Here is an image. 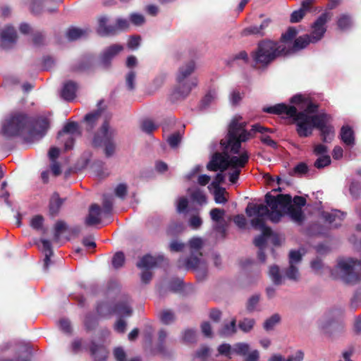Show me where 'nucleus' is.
<instances>
[{
    "instance_id": "nucleus-1",
    "label": "nucleus",
    "mask_w": 361,
    "mask_h": 361,
    "mask_svg": "<svg viewBox=\"0 0 361 361\" xmlns=\"http://www.w3.org/2000/svg\"><path fill=\"white\" fill-rule=\"evenodd\" d=\"M290 102L300 105L299 107L304 109L303 111H298L295 106L285 104L264 107L263 111L269 114H284L292 118L296 125V132L300 137L310 136L313 130L317 128L320 130L324 142H331L333 140L335 131L334 127L329 124L330 117L326 114H315L318 110L317 104L305 99L302 95L293 97Z\"/></svg>"
},
{
    "instance_id": "nucleus-2",
    "label": "nucleus",
    "mask_w": 361,
    "mask_h": 361,
    "mask_svg": "<svg viewBox=\"0 0 361 361\" xmlns=\"http://www.w3.org/2000/svg\"><path fill=\"white\" fill-rule=\"evenodd\" d=\"M245 128V123L235 118L229 125L227 137L221 140L223 153L214 154L207 164V169L212 171L219 170L223 172L229 166L233 169L228 173L232 183L237 182L240 168L244 167L249 160L247 152L240 151L241 142L248 140L250 137V133L247 132Z\"/></svg>"
},
{
    "instance_id": "nucleus-3",
    "label": "nucleus",
    "mask_w": 361,
    "mask_h": 361,
    "mask_svg": "<svg viewBox=\"0 0 361 361\" xmlns=\"http://www.w3.org/2000/svg\"><path fill=\"white\" fill-rule=\"evenodd\" d=\"M48 128L49 121L46 118L39 117L30 120L26 115L16 113L4 120L1 134L6 137H13L27 130L30 140L35 141L43 137Z\"/></svg>"
},
{
    "instance_id": "nucleus-4",
    "label": "nucleus",
    "mask_w": 361,
    "mask_h": 361,
    "mask_svg": "<svg viewBox=\"0 0 361 361\" xmlns=\"http://www.w3.org/2000/svg\"><path fill=\"white\" fill-rule=\"evenodd\" d=\"M265 202L269 209L270 221L276 224L287 214L297 223H301L304 219L302 207L306 204V200L301 196H295L293 199L290 195L279 194L273 195L268 192L265 195Z\"/></svg>"
},
{
    "instance_id": "nucleus-5",
    "label": "nucleus",
    "mask_w": 361,
    "mask_h": 361,
    "mask_svg": "<svg viewBox=\"0 0 361 361\" xmlns=\"http://www.w3.org/2000/svg\"><path fill=\"white\" fill-rule=\"evenodd\" d=\"M245 212L249 217L254 216L251 220V225L257 230L262 231V234L256 237L254 244L259 248L258 258L262 262H265V254L264 248L266 245L267 238L273 234L271 229L265 224L266 219L270 221L271 212L268 207L263 204L250 203L245 209Z\"/></svg>"
},
{
    "instance_id": "nucleus-6",
    "label": "nucleus",
    "mask_w": 361,
    "mask_h": 361,
    "mask_svg": "<svg viewBox=\"0 0 361 361\" xmlns=\"http://www.w3.org/2000/svg\"><path fill=\"white\" fill-rule=\"evenodd\" d=\"M285 52L286 47L281 43L263 39L258 42L257 48L251 53V58L255 67L264 68Z\"/></svg>"
},
{
    "instance_id": "nucleus-7",
    "label": "nucleus",
    "mask_w": 361,
    "mask_h": 361,
    "mask_svg": "<svg viewBox=\"0 0 361 361\" xmlns=\"http://www.w3.org/2000/svg\"><path fill=\"white\" fill-rule=\"evenodd\" d=\"M195 70V62L190 60L182 64L176 75L178 85L173 92V99H183L187 97L192 89L197 86V79L196 78H188Z\"/></svg>"
},
{
    "instance_id": "nucleus-8",
    "label": "nucleus",
    "mask_w": 361,
    "mask_h": 361,
    "mask_svg": "<svg viewBox=\"0 0 361 361\" xmlns=\"http://www.w3.org/2000/svg\"><path fill=\"white\" fill-rule=\"evenodd\" d=\"M331 275L335 279H340L344 283L355 284L360 281V273L357 269V259L353 258H341L331 270Z\"/></svg>"
},
{
    "instance_id": "nucleus-9",
    "label": "nucleus",
    "mask_w": 361,
    "mask_h": 361,
    "mask_svg": "<svg viewBox=\"0 0 361 361\" xmlns=\"http://www.w3.org/2000/svg\"><path fill=\"white\" fill-rule=\"evenodd\" d=\"M189 245L191 249V256L187 259H179L178 266L179 268L185 269H202L204 274V262L200 257L202 253L199 251L203 245L202 239L200 238H193L189 241Z\"/></svg>"
},
{
    "instance_id": "nucleus-10",
    "label": "nucleus",
    "mask_w": 361,
    "mask_h": 361,
    "mask_svg": "<svg viewBox=\"0 0 361 361\" xmlns=\"http://www.w3.org/2000/svg\"><path fill=\"white\" fill-rule=\"evenodd\" d=\"M114 131L109 128L108 122L105 121L94 137L93 144L95 146H104L106 157H111L114 153Z\"/></svg>"
},
{
    "instance_id": "nucleus-11",
    "label": "nucleus",
    "mask_w": 361,
    "mask_h": 361,
    "mask_svg": "<svg viewBox=\"0 0 361 361\" xmlns=\"http://www.w3.org/2000/svg\"><path fill=\"white\" fill-rule=\"evenodd\" d=\"M163 256L154 257L150 255L143 256L137 263V267L142 269L141 281L143 283H148L152 278L151 269L158 267L164 261Z\"/></svg>"
},
{
    "instance_id": "nucleus-12",
    "label": "nucleus",
    "mask_w": 361,
    "mask_h": 361,
    "mask_svg": "<svg viewBox=\"0 0 361 361\" xmlns=\"http://www.w3.org/2000/svg\"><path fill=\"white\" fill-rule=\"evenodd\" d=\"M219 354L232 358L235 355L247 357L250 351V345L246 343H237L233 345L224 343L218 348Z\"/></svg>"
},
{
    "instance_id": "nucleus-13",
    "label": "nucleus",
    "mask_w": 361,
    "mask_h": 361,
    "mask_svg": "<svg viewBox=\"0 0 361 361\" xmlns=\"http://www.w3.org/2000/svg\"><path fill=\"white\" fill-rule=\"evenodd\" d=\"M331 16L330 12H325L314 23L312 26V32L309 35L312 39V43L317 42L323 37L326 31V23L331 19Z\"/></svg>"
},
{
    "instance_id": "nucleus-14",
    "label": "nucleus",
    "mask_w": 361,
    "mask_h": 361,
    "mask_svg": "<svg viewBox=\"0 0 361 361\" xmlns=\"http://www.w3.org/2000/svg\"><path fill=\"white\" fill-rule=\"evenodd\" d=\"M108 306L106 303H102L97 306V312L99 314L102 316H105L107 314L115 313L121 317H130L132 314V308L129 305L128 302H118L114 310L112 311H109L108 312H104L103 311L104 308H106Z\"/></svg>"
},
{
    "instance_id": "nucleus-15",
    "label": "nucleus",
    "mask_w": 361,
    "mask_h": 361,
    "mask_svg": "<svg viewBox=\"0 0 361 361\" xmlns=\"http://www.w3.org/2000/svg\"><path fill=\"white\" fill-rule=\"evenodd\" d=\"M63 0H32L30 4L31 11L35 14H40L42 12H48L49 13H56V7H49L47 5L50 2H54L58 6Z\"/></svg>"
},
{
    "instance_id": "nucleus-16",
    "label": "nucleus",
    "mask_w": 361,
    "mask_h": 361,
    "mask_svg": "<svg viewBox=\"0 0 361 361\" xmlns=\"http://www.w3.org/2000/svg\"><path fill=\"white\" fill-rule=\"evenodd\" d=\"M271 23L270 18L264 19L259 25H252L242 30L240 35L243 37L255 35L257 37H264L266 35L265 30Z\"/></svg>"
},
{
    "instance_id": "nucleus-17",
    "label": "nucleus",
    "mask_w": 361,
    "mask_h": 361,
    "mask_svg": "<svg viewBox=\"0 0 361 361\" xmlns=\"http://www.w3.org/2000/svg\"><path fill=\"white\" fill-rule=\"evenodd\" d=\"M17 39V32L12 26H6L0 33V45L4 49L11 47Z\"/></svg>"
},
{
    "instance_id": "nucleus-18",
    "label": "nucleus",
    "mask_w": 361,
    "mask_h": 361,
    "mask_svg": "<svg viewBox=\"0 0 361 361\" xmlns=\"http://www.w3.org/2000/svg\"><path fill=\"white\" fill-rule=\"evenodd\" d=\"M250 133V137L253 135L254 133L258 132L262 133V136L260 137V140L262 142L273 149L277 147V143L272 140L269 135H265L266 133H271L272 130L269 128L262 126L259 124L253 125L250 131H247Z\"/></svg>"
},
{
    "instance_id": "nucleus-19",
    "label": "nucleus",
    "mask_w": 361,
    "mask_h": 361,
    "mask_svg": "<svg viewBox=\"0 0 361 361\" xmlns=\"http://www.w3.org/2000/svg\"><path fill=\"white\" fill-rule=\"evenodd\" d=\"M345 214L339 210H332L331 212H322V217L331 227L337 228L341 224Z\"/></svg>"
},
{
    "instance_id": "nucleus-20",
    "label": "nucleus",
    "mask_w": 361,
    "mask_h": 361,
    "mask_svg": "<svg viewBox=\"0 0 361 361\" xmlns=\"http://www.w3.org/2000/svg\"><path fill=\"white\" fill-rule=\"evenodd\" d=\"M123 49V47L117 44L111 45L110 47H107L104 51L101 58V61L104 66L108 67L112 59Z\"/></svg>"
},
{
    "instance_id": "nucleus-21",
    "label": "nucleus",
    "mask_w": 361,
    "mask_h": 361,
    "mask_svg": "<svg viewBox=\"0 0 361 361\" xmlns=\"http://www.w3.org/2000/svg\"><path fill=\"white\" fill-rule=\"evenodd\" d=\"M130 27V21L123 18H117L114 25H110L107 28L101 27V31L102 30L104 33H114L116 35L118 32L126 30Z\"/></svg>"
},
{
    "instance_id": "nucleus-22",
    "label": "nucleus",
    "mask_w": 361,
    "mask_h": 361,
    "mask_svg": "<svg viewBox=\"0 0 361 361\" xmlns=\"http://www.w3.org/2000/svg\"><path fill=\"white\" fill-rule=\"evenodd\" d=\"M102 214L103 213L100 207L97 204H92L90 207L89 214L85 219V224L91 226L99 224Z\"/></svg>"
},
{
    "instance_id": "nucleus-23",
    "label": "nucleus",
    "mask_w": 361,
    "mask_h": 361,
    "mask_svg": "<svg viewBox=\"0 0 361 361\" xmlns=\"http://www.w3.org/2000/svg\"><path fill=\"white\" fill-rule=\"evenodd\" d=\"M78 85L76 82L69 80L64 83L61 92V97L68 102L72 101L76 96L78 90Z\"/></svg>"
},
{
    "instance_id": "nucleus-24",
    "label": "nucleus",
    "mask_w": 361,
    "mask_h": 361,
    "mask_svg": "<svg viewBox=\"0 0 361 361\" xmlns=\"http://www.w3.org/2000/svg\"><path fill=\"white\" fill-rule=\"evenodd\" d=\"M313 1L314 0H304L302 2L300 8L294 11L291 13L290 21L293 23L300 22L303 18L305 13L310 11Z\"/></svg>"
},
{
    "instance_id": "nucleus-25",
    "label": "nucleus",
    "mask_w": 361,
    "mask_h": 361,
    "mask_svg": "<svg viewBox=\"0 0 361 361\" xmlns=\"http://www.w3.org/2000/svg\"><path fill=\"white\" fill-rule=\"evenodd\" d=\"M297 32V30L295 27H289L288 30L282 35L281 41L277 42L278 43H281L286 47V52L283 55H286L290 52V44L295 37Z\"/></svg>"
},
{
    "instance_id": "nucleus-26",
    "label": "nucleus",
    "mask_w": 361,
    "mask_h": 361,
    "mask_svg": "<svg viewBox=\"0 0 361 361\" xmlns=\"http://www.w3.org/2000/svg\"><path fill=\"white\" fill-rule=\"evenodd\" d=\"M340 137L346 145L352 147L355 145L354 132L350 126H343L341 128Z\"/></svg>"
},
{
    "instance_id": "nucleus-27",
    "label": "nucleus",
    "mask_w": 361,
    "mask_h": 361,
    "mask_svg": "<svg viewBox=\"0 0 361 361\" xmlns=\"http://www.w3.org/2000/svg\"><path fill=\"white\" fill-rule=\"evenodd\" d=\"M90 32V30L89 28L82 29L73 27L68 30L66 36L69 40L73 41L86 37Z\"/></svg>"
},
{
    "instance_id": "nucleus-28",
    "label": "nucleus",
    "mask_w": 361,
    "mask_h": 361,
    "mask_svg": "<svg viewBox=\"0 0 361 361\" xmlns=\"http://www.w3.org/2000/svg\"><path fill=\"white\" fill-rule=\"evenodd\" d=\"M90 352L95 361H104L107 356L106 348L101 345H97L94 342L90 346Z\"/></svg>"
},
{
    "instance_id": "nucleus-29",
    "label": "nucleus",
    "mask_w": 361,
    "mask_h": 361,
    "mask_svg": "<svg viewBox=\"0 0 361 361\" xmlns=\"http://www.w3.org/2000/svg\"><path fill=\"white\" fill-rule=\"evenodd\" d=\"M40 242L42 243V250L44 254V270H47L49 265L51 262V257L53 255V250L51 248V245L50 241L45 239H41Z\"/></svg>"
},
{
    "instance_id": "nucleus-30",
    "label": "nucleus",
    "mask_w": 361,
    "mask_h": 361,
    "mask_svg": "<svg viewBox=\"0 0 361 361\" xmlns=\"http://www.w3.org/2000/svg\"><path fill=\"white\" fill-rule=\"evenodd\" d=\"M188 192L190 194V198L192 199V201L197 202L200 205L206 204L207 197L205 194L201 189L198 188H189L188 190Z\"/></svg>"
},
{
    "instance_id": "nucleus-31",
    "label": "nucleus",
    "mask_w": 361,
    "mask_h": 361,
    "mask_svg": "<svg viewBox=\"0 0 361 361\" xmlns=\"http://www.w3.org/2000/svg\"><path fill=\"white\" fill-rule=\"evenodd\" d=\"M310 43H312V39L309 35L300 36L295 39L291 47V51H295L306 47Z\"/></svg>"
},
{
    "instance_id": "nucleus-32",
    "label": "nucleus",
    "mask_w": 361,
    "mask_h": 361,
    "mask_svg": "<svg viewBox=\"0 0 361 361\" xmlns=\"http://www.w3.org/2000/svg\"><path fill=\"white\" fill-rule=\"evenodd\" d=\"M63 133H68L71 136L80 135V131L78 124L75 122L67 123L64 126L63 130L59 133V136H61Z\"/></svg>"
},
{
    "instance_id": "nucleus-33",
    "label": "nucleus",
    "mask_w": 361,
    "mask_h": 361,
    "mask_svg": "<svg viewBox=\"0 0 361 361\" xmlns=\"http://www.w3.org/2000/svg\"><path fill=\"white\" fill-rule=\"evenodd\" d=\"M236 320L233 319L229 323H224L219 333L222 336H229L236 331Z\"/></svg>"
},
{
    "instance_id": "nucleus-34",
    "label": "nucleus",
    "mask_w": 361,
    "mask_h": 361,
    "mask_svg": "<svg viewBox=\"0 0 361 361\" xmlns=\"http://www.w3.org/2000/svg\"><path fill=\"white\" fill-rule=\"evenodd\" d=\"M311 267L317 274H323L326 271L331 274V270H332L330 267L324 266L322 260L319 258H316L312 261Z\"/></svg>"
},
{
    "instance_id": "nucleus-35",
    "label": "nucleus",
    "mask_w": 361,
    "mask_h": 361,
    "mask_svg": "<svg viewBox=\"0 0 361 361\" xmlns=\"http://www.w3.org/2000/svg\"><path fill=\"white\" fill-rule=\"evenodd\" d=\"M269 273L275 285L279 286L283 283L284 278L281 275L279 268L277 266H271Z\"/></svg>"
},
{
    "instance_id": "nucleus-36",
    "label": "nucleus",
    "mask_w": 361,
    "mask_h": 361,
    "mask_svg": "<svg viewBox=\"0 0 361 361\" xmlns=\"http://www.w3.org/2000/svg\"><path fill=\"white\" fill-rule=\"evenodd\" d=\"M63 202L59 197V194L54 193L50 200L49 203V211L52 215H55L61 207Z\"/></svg>"
},
{
    "instance_id": "nucleus-37",
    "label": "nucleus",
    "mask_w": 361,
    "mask_h": 361,
    "mask_svg": "<svg viewBox=\"0 0 361 361\" xmlns=\"http://www.w3.org/2000/svg\"><path fill=\"white\" fill-rule=\"evenodd\" d=\"M285 276L289 280L298 281L300 279L298 266L289 264V267L285 270Z\"/></svg>"
},
{
    "instance_id": "nucleus-38",
    "label": "nucleus",
    "mask_w": 361,
    "mask_h": 361,
    "mask_svg": "<svg viewBox=\"0 0 361 361\" xmlns=\"http://www.w3.org/2000/svg\"><path fill=\"white\" fill-rule=\"evenodd\" d=\"M214 196V200L218 204H225L228 200L226 197L227 192L224 188H213L211 192Z\"/></svg>"
},
{
    "instance_id": "nucleus-39",
    "label": "nucleus",
    "mask_w": 361,
    "mask_h": 361,
    "mask_svg": "<svg viewBox=\"0 0 361 361\" xmlns=\"http://www.w3.org/2000/svg\"><path fill=\"white\" fill-rule=\"evenodd\" d=\"M113 200L114 198L111 195H104L103 196L102 201V212L104 215H109L113 208Z\"/></svg>"
},
{
    "instance_id": "nucleus-40",
    "label": "nucleus",
    "mask_w": 361,
    "mask_h": 361,
    "mask_svg": "<svg viewBox=\"0 0 361 361\" xmlns=\"http://www.w3.org/2000/svg\"><path fill=\"white\" fill-rule=\"evenodd\" d=\"M353 22L350 16L341 15L337 21L338 27L341 30H345L352 26Z\"/></svg>"
},
{
    "instance_id": "nucleus-41",
    "label": "nucleus",
    "mask_w": 361,
    "mask_h": 361,
    "mask_svg": "<svg viewBox=\"0 0 361 361\" xmlns=\"http://www.w3.org/2000/svg\"><path fill=\"white\" fill-rule=\"evenodd\" d=\"M110 25H114V23H109V18L106 16H101L98 18V27L97 29V33L102 36H109L114 35V33H104L102 30L101 31V27L104 28L109 27Z\"/></svg>"
},
{
    "instance_id": "nucleus-42",
    "label": "nucleus",
    "mask_w": 361,
    "mask_h": 361,
    "mask_svg": "<svg viewBox=\"0 0 361 361\" xmlns=\"http://www.w3.org/2000/svg\"><path fill=\"white\" fill-rule=\"evenodd\" d=\"M210 217L215 223H220L224 221V216L225 211L219 208H214L210 211Z\"/></svg>"
},
{
    "instance_id": "nucleus-43",
    "label": "nucleus",
    "mask_w": 361,
    "mask_h": 361,
    "mask_svg": "<svg viewBox=\"0 0 361 361\" xmlns=\"http://www.w3.org/2000/svg\"><path fill=\"white\" fill-rule=\"evenodd\" d=\"M159 125L154 123L151 119H145L142 121L141 124L142 130L147 133H151L156 129H157Z\"/></svg>"
},
{
    "instance_id": "nucleus-44",
    "label": "nucleus",
    "mask_w": 361,
    "mask_h": 361,
    "mask_svg": "<svg viewBox=\"0 0 361 361\" xmlns=\"http://www.w3.org/2000/svg\"><path fill=\"white\" fill-rule=\"evenodd\" d=\"M217 97L215 91H209L204 97L202 99L200 107L202 109H206L212 102H213Z\"/></svg>"
},
{
    "instance_id": "nucleus-45",
    "label": "nucleus",
    "mask_w": 361,
    "mask_h": 361,
    "mask_svg": "<svg viewBox=\"0 0 361 361\" xmlns=\"http://www.w3.org/2000/svg\"><path fill=\"white\" fill-rule=\"evenodd\" d=\"M280 316L278 314H274L269 319H267L264 323V328L266 331L271 330L275 325L280 322Z\"/></svg>"
},
{
    "instance_id": "nucleus-46",
    "label": "nucleus",
    "mask_w": 361,
    "mask_h": 361,
    "mask_svg": "<svg viewBox=\"0 0 361 361\" xmlns=\"http://www.w3.org/2000/svg\"><path fill=\"white\" fill-rule=\"evenodd\" d=\"M160 319L164 324H169L175 319V316L171 310H164L160 313Z\"/></svg>"
},
{
    "instance_id": "nucleus-47",
    "label": "nucleus",
    "mask_w": 361,
    "mask_h": 361,
    "mask_svg": "<svg viewBox=\"0 0 361 361\" xmlns=\"http://www.w3.org/2000/svg\"><path fill=\"white\" fill-rule=\"evenodd\" d=\"M302 254L299 250H291L289 253V264L299 265L302 260Z\"/></svg>"
},
{
    "instance_id": "nucleus-48",
    "label": "nucleus",
    "mask_w": 361,
    "mask_h": 361,
    "mask_svg": "<svg viewBox=\"0 0 361 361\" xmlns=\"http://www.w3.org/2000/svg\"><path fill=\"white\" fill-rule=\"evenodd\" d=\"M255 320L253 319H244L239 323V328L244 332H249L255 325Z\"/></svg>"
},
{
    "instance_id": "nucleus-49",
    "label": "nucleus",
    "mask_w": 361,
    "mask_h": 361,
    "mask_svg": "<svg viewBox=\"0 0 361 361\" xmlns=\"http://www.w3.org/2000/svg\"><path fill=\"white\" fill-rule=\"evenodd\" d=\"M124 261V254L122 252H118L114 255L112 259V264L115 269H118L123 265Z\"/></svg>"
},
{
    "instance_id": "nucleus-50",
    "label": "nucleus",
    "mask_w": 361,
    "mask_h": 361,
    "mask_svg": "<svg viewBox=\"0 0 361 361\" xmlns=\"http://www.w3.org/2000/svg\"><path fill=\"white\" fill-rule=\"evenodd\" d=\"M349 190L353 198H358L361 192L360 183L357 181H353L350 185Z\"/></svg>"
},
{
    "instance_id": "nucleus-51",
    "label": "nucleus",
    "mask_w": 361,
    "mask_h": 361,
    "mask_svg": "<svg viewBox=\"0 0 361 361\" xmlns=\"http://www.w3.org/2000/svg\"><path fill=\"white\" fill-rule=\"evenodd\" d=\"M66 229V225L63 221H57L54 226V240L58 242L62 233Z\"/></svg>"
},
{
    "instance_id": "nucleus-52",
    "label": "nucleus",
    "mask_w": 361,
    "mask_h": 361,
    "mask_svg": "<svg viewBox=\"0 0 361 361\" xmlns=\"http://www.w3.org/2000/svg\"><path fill=\"white\" fill-rule=\"evenodd\" d=\"M331 164V158L329 155L320 156L314 162V166L317 169H322Z\"/></svg>"
},
{
    "instance_id": "nucleus-53",
    "label": "nucleus",
    "mask_w": 361,
    "mask_h": 361,
    "mask_svg": "<svg viewBox=\"0 0 361 361\" xmlns=\"http://www.w3.org/2000/svg\"><path fill=\"white\" fill-rule=\"evenodd\" d=\"M129 19V21L136 26L142 25L145 21L144 16L137 13H131Z\"/></svg>"
},
{
    "instance_id": "nucleus-54",
    "label": "nucleus",
    "mask_w": 361,
    "mask_h": 361,
    "mask_svg": "<svg viewBox=\"0 0 361 361\" xmlns=\"http://www.w3.org/2000/svg\"><path fill=\"white\" fill-rule=\"evenodd\" d=\"M355 353V348L353 346H348L344 349L341 353V360L338 361H354L351 359L352 356Z\"/></svg>"
},
{
    "instance_id": "nucleus-55",
    "label": "nucleus",
    "mask_w": 361,
    "mask_h": 361,
    "mask_svg": "<svg viewBox=\"0 0 361 361\" xmlns=\"http://www.w3.org/2000/svg\"><path fill=\"white\" fill-rule=\"evenodd\" d=\"M126 82L127 88L129 90H133L135 86V73L133 71H130L126 77Z\"/></svg>"
},
{
    "instance_id": "nucleus-56",
    "label": "nucleus",
    "mask_w": 361,
    "mask_h": 361,
    "mask_svg": "<svg viewBox=\"0 0 361 361\" xmlns=\"http://www.w3.org/2000/svg\"><path fill=\"white\" fill-rule=\"evenodd\" d=\"M224 174L222 173V172L221 171V173H219L214 180L211 183V184L208 186V189L210 192L212 191V189L213 188H221L220 187V184H221L222 183H224Z\"/></svg>"
},
{
    "instance_id": "nucleus-57",
    "label": "nucleus",
    "mask_w": 361,
    "mask_h": 361,
    "mask_svg": "<svg viewBox=\"0 0 361 361\" xmlns=\"http://www.w3.org/2000/svg\"><path fill=\"white\" fill-rule=\"evenodd\" d=\"M180 140L181 135L179 133H175L171 135L167 139L169 145L173 148L176 147L180 142Z\"/></svg>"
},
{
    "instance_id": "nucleus-58",
    "label": "nucleus",
    "mask_w": 361,
    "mask_h": 361,
    "mask_svg": "<svg viewBox=\"0 0 361 361\" xmlns=\"http://www.w3.org/2000/svg\"><path fill=\"white\" fill-rule=\"evenodd\" d=\"M259 301V295H255L250 297L247 301V310L248 312H253L258 302Z\"/></svg>"
},
{
    "instance_id": "nucleus-59",
    "label": "nucleus",
    "mask_w": 361,
    "mask_h": 361,
    "mask_svg": "<svg viewBox=\"0 0 361 361\" xmlns=\"http://www.w3.org/2000/svg\"><path fill=\"white\" fill-rule=\"evenodd\" d=\"M189 226L193 229L199 228L202 224V220L199 215H192L189 221Z\"/></svg>"
},
{
    "instance_id": "nucleus-60",
    "label": "nucleus",
    "mask_w": 361,
    "mask_h": 361,
    "mask_svg": "<svg viewBox=\"0 0 361 361\" xmlns=\"http://www.w3.org/2000/svg\"><path fill=\"white\" fill-rule=\"evenodd\" d=\"M183 339L186 343H193L196 339V333L192 329H187L184 331Z\"/></svg>"
},
{
    "instance_id": "nucleus-61",
    "label": "nucleus",
    "mask_w": 361,
    "mask_h": 361,
    "mask_svg": "<svg viewBox=\"0 0 361 361\" xmlns=\"http://www.w3.org/2000/svg\"><path fill=\"white\" fill-rule=\"evenodd\" d=\"M183 229V225L182 223H179V222L172 223L170 224V226L168 228V233L171 235H175L176 233L181 232V231Z\"/></svg>"
},
{
    "instance_id": "nucleus-62",
    "label": "nucleus",
    "mask_w": 361,
    "mask_h": 361,
    "mask_svg": "<svg viewBox=\"0 0 361 361\" xmlns=\"http://www.w3.org/2000/svg\"><path fill=\"white\" fill-rule=\"evenodd\" d=\"M167 336V333L164 330H160L159 331V344L157 345V350L163 353L164 352V343Z\"/></svg>"
},
{
    "instance_id": "nucleus-63",
    "label": "nucleus",
    "mask_w": 361,
    "mask_h": 361,
    "mask_svg": "<svg viewBox=\"0 0 361 361\" xmlns=\"http://www.w3.org/2000/svg\"><path fill=\"white\" fill-rule=\"evenodd\" d=\"M101 111L100 110H97L94 112L88 114L85 116V121L89 123L92 127V125L94 123V122L98 119L99 116H100Z\"/></svg>"
},
{
    "instance_id": "nucleus-64",
    "label": "nucleus",
    "mask_w": 361,
    "mask_h": 361,
    "mask_svg": "<svg viewBox=\"0 0 361 361\" xmlns=\"http://www.w3.org/2000/svg\"><path fill=\"white\" fill-rule=\"evenodd\" d=\"M188 205V201L187 198L182 197H180L177 201V211L179 213H183L186 212Z\"/></svg>"
}]
</instances>
